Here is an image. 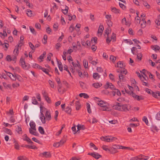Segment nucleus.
Here are the masks:
<instances>
[{"label":"nucleus","instance_id":"nucleus-1","mask_svg":"<svg viewBox=\"0 0 160 160\" xmlns=\"http://www.w3.org/2000/svg\"><path fill=\"white\" fill-rule=\"evenodd\" d=\"M88 155H91L96 159H98L99 158L102 157L101 155L99 154L98 153L94 152H89L88 153Z\"/></svg>","mask_w":160,"mask_h":160},{"label":"nucleus","instance_id":"nucleus-2","mask_svg":"<svg viewBox=\"0 0 160 160\" xmlns=\"http://www.w3.org/2000/svg\"><path fill=\"white\" fill-rule=\"evenodd\" d=\"M20 62L21 64L22 67L25 69H28L29 68L26 65L24 59L21 57L20 60Z\"/></svg>","mask_w":160,"mask_h":160},{"label":"nucleus","instance_id":"nucleus-3","mask_svg":"<svg viewBox=\"0 0 160 160\" xmlns=\"http://www.w3.org/2000/svg\"><path fill=\"white\" fill-rule=\"evenodd\" d=\"M65 142V140L63 139H62L59 142L54 143L53 144V146L57 148L58 147L60 146L63 145Z\"/></svg>","mask_w":160,"mask_h":160},{"label":"nucleus","instance_id":"nucleus-4","mask_svg":"<svg viewBox=\"0 0 160 160\" xmlns=\"http://www.w3.org/2000/svg\"><path fill=\"white\" fill-rule=\"evenodd\" d=\"M121 103L115 102V104L113 106V108L118 111L121 110Z\"/></svg>","mask_w":160,"mask_h":160},{"label":"nucleus","instance_id":"nucleus-5","mask_svg":"<svg viewBox=\"0 0 160 160\" xmlns=\"http://www.w3.org/2000/svg\"><path fill=\"white\" fill-rule=\"evenodd\" d=\"M39 156L41 157H44L46 158L51 157V155L49 152H45L40 154Z\"/></svg>","mask_w":160,"mask_h":160},{"label":"nucleus","instance_id":"nucleus-6","mask_svg":"<svg viewBox=\"0 0 160 160\" xmlns=\"http://www.w3.org/2000/svg\"><path fill=\"white\" fill-rule=\"evenodd\" d=\"M121 110L120 111L127 112L129 111V109L128 108V106L127 104H121Z\"/></svg>","mask_w":160,"mask_h":160},{"label":"nucleus","instance_id":"nucleus-7","mask_svg":"<svg viewBox=\"0 0 160 160\" xmlns=\"http://www.w3.org/2000/svg\"><path fill=\"white\" fill-rule=\"evenodd\" d=\"M118 77L119 78V81H118V84L119 82H121L122 81H124L125 80V77L122 74H119L118 75Z\"/></svg>","mask_w":160,"mask_h":160},{"label":"nucleus","instance_id":"nucleus-8","mask_svg":"<svg viewBox=\"0 0 160 160\" xmlns=\"http://www.w3.org/2000/svg\"><path fill=\"white\" fill-rule=\"evenodd\" d=\"M2 129L4 132L6 133H7L10 135L12 134V132L11 130L8 129L5 127H3Z\"/></svg>","mask_w":160,"mask_h":160},{"label":"nucleus","instance_id":"nucleus-9","mask_svg":"<svg viewBox=\"0 0 160 160\" xmlns=\"http://www.w3.org/2000/svg\"><path fill=\"white\" fill-rule=\"evenodd\" d=\"M24 38V37L23 36L20 37V40L19 41L18 44L17 45L18 47H21L22 45Z\"/></svg>","mask_w":160,"mask_h":160},{"label":"nucleus","instance_id":"nucleus-10","mask_svg":"<svg viewBox=\"0 0 160 160\" xmlns=\"http://www.w3.org/2000/svg\"><path fill=\"white\" fill-rule=\"evenodd\" d=\"M29 125L31 128L32 129L34 130H36V125L34 122L32 121L31 122H30Z\"/></svg>","mask_w":160,"mask_h":160},{"label":"nucleus","instance_id":"nucleus-11","mask_svg":"<svg viewBox=\"0 0 160 160\" xmlns=\"http://www.w3.org/2000/svg\"><path fill=\"white\" fill-rule=\"evenodd\" d=\"M111 11L116 14L119 13V10L118 9L115 7H111Z\"/></svg>","mask_w":160,"mask_h":160},{"label":"nucleus","instance_id":"nucleus-12","mask_svg":"<svg viewBox=\"0 0 160 160\" xmlns=\"http://www.w3.org/2000/svg\"><path fill=\"white\" fill-rule=\"evenodd\" d=\"M139 159H144L147 160L148 159L149 157L147 156H145L141 154L139 155Z\"/></svg>","mask_w":160,"mask_h":160},{"label":"nucleus","instance_id":"nucleus-13","mask_svg":"<svg viewBox=\"0 0 160 160\" xmlns=\"http://www.w3.org/2000/svg\"><path fill=\"white\" fill-rule=\"evenodd\" d=\"M117 66L116 65L115 67H119L120 68H122L123 67H124L125 66V64L122 63V62L120 61L118 62L117 63Z\"/></svg>","mask_w":160,"mask_h":160},{"label":"nucleus","instance_id":"nucleus-14","mask_svg":"<svg viewBox=\"0 0 160 160\" xmlns=\"http://www.w3.org/2000/svg\"><path fill=\"white\" fill-rule=\"evenodd\" d=\"M78 130L77 132L80 131V130H84L85 129V127L84 125H81L78 124L77 126Z\"/></svg>","mask_w":160,"mask_h":160},{"label":"nucleus","instance_id":"nucleus-15","mask_svg":"<svg viewBox=\"0 0 160 160\" xmlns=\"http://www.w3.org/2000/svg\"><path fill=\"white\" fill-rule=\"evenodd\" d=\"M75 106H76V109L77 110H79L80 108V103L79 101H76L75 102Z\"/></svg>","mask_w":160,"mask_h":160},{"label":"nucleus","instance_id":"nucleus-16","mask_svg":"<svg viewBox=\"0 0 160 160\" xmlns=\"http://www.w3.org/2000/svg\"><path fill=\"white\" fill-rule=\"evenodd\" d=\"M77 64H75L73 62H72V64L74 68L78 67L79 68H81V65L79 64V61L77 60Z\"/></svg>","mask_w":160,"mask_h":160},{"label":"nucleus","instance_id":"nucleus-17","mask_svg":"<svg viewBox=\"0 0 160 160\" xmlns=\"http://www.w3.org/2000/svg\"><path fill=\"white\" fill-rule=\"evenodd\" d=\"M104 29V27L102 25H100L98 29V33H100L102 34L103 31Z\"/></svg>","mask_w":160,"mask_h":160},{"label":"nucleus","instance_id":"nucleus-18","mask_svg":"<svg viewBox=\"0 0 160 160\" xmlns=\"http://www.w3.org/2000/svg\"><path fill=\"white\" fill-rule=\"evenodd\" d=\"M46 117L47 118V119L48 120H49L51 119V116L50 113L48 111H46L45 114Z\"/></svg>","mask_w":160,"mask_h":160},{"label":"nucleus","instance_id":"nucleus-19","mask_svg":"<svg viewBox=\"0 0 160 160\" xmlns=\"http://www.w3.org/2000/svg\"><path fill=\"white\" fill-rule=\"evenodd\" d=\"M93 77L95 79H98L100 77V76L98 73L94 72L93 74Z\"/></svg>","mask_w":160,"mask_h":160},{"label":"nucleus","instance_id":"nucleus-20","mask_svg":"<svg viewBox=\"0 0 160 160\" xmlns=\"http://www.w3.org/2000/svg\"><path fill=\"white\" fill-rule=\"evenodd\" d=\"M40 119L41 120L43 124H45L46 123L45 118L43 114L42 113V116L40 117Z\"/></svg>","mask_w":160,"mask_h":160},{"label":"nucleus","instance_id":"nucleus-21","mask_svg":"<svg viewBox=\"0 0 160 160\" xmlns=\"http://www.w3.org/2000/svg\"><path fill=\"white\" fill-rule=\"evenodd\" d=\"M101 139L102 141L107 142H110V138H108L107 136L106 137H102L101 138Z\"/></svg>","mask_w":160,"mask_h":160},{"label":"nucleus","instance_id":"nucleus-22","mask_svg":"<svg viewBox=\"0 0 160 160\" xmlns=\"http://www.w3.org/2000/svg\"><path fill=\"white\" fill-rule=\"evenodd\" d=\"M102 85V84L99 83H93L92 86L94 87L95 88H98L100 87Z\"/></svg>","mask_w":160,"mask_h":160},{"label":"nucleus","instance_id":"nucleus-23","mask_svg":"<svg viewBox=\"0 0 160 160\" xmlns=\"http://www.w3.org/2000/svg\"><path fill=\"white\" fill-rule=\"evenodd\" d=\"M151 48L155 51L156 50H159V49H160V47L157 45L155 46L152 45L151 46Z\"/></svg>","mask_w":160,"mask_h":160},{"label":"nucleus","instance_id":"nucleus-24","mask_svg":"<svg viewBox=\"0 0 160 160\" xmlns=\"http://www.w3.org/2000/svg\"><path fill=\"white\" fill-rule=\"evenodd\" d=\"M109 108H108L106 105H102L101 106L100 109L103 111H109Z\"/></svg>","mask_w":160,"mask_h":160},{"label":"nucleus","instance_id":"nucleus-25","mask_svg":"<svg viewBox=\"0 0 160 160\" xmlns=\"http://www.w3.org/2000/svg\"><path fill=\"white\" fill-rule=\"evenodd\" d=\"M38 131L41 134H44L45 132L44 129L42 127L39 126L38 128Z\"/></svg>","mask_w":160,"mask_h":160},{"label":"nucleus","instance_id":"nucleus-26","mask_svg":"<svg viewBox=\"0 0 160 160\" xmlns=\"http://www.w3.org/2000/svg\"><path fill=\"white\" fill-rule=\"evenodd\" d=\"M68 7L67 6H66L64 10L62 9V12L64 14L66 15L68 13Z\"/></svg>","mask_w":160,"mask_h":160},{"label":"nucleus","instance_id":"nucleus-27","mask_svg":"<svg viewBox=\"0 0 160 160\" xmlns=\"http://www.w3.org/2000/svg\"><path fill=\"white\" fill-rule=\"evenodd\" d=\"M25 147L32 149H37V148L35 146L30 145H25Z\"/></svg>","mask_w":160,"mask_h":160},{"label":"nucleus","instance_id":"nucleus-28","mask_svg":"<svg viewBox=\"0 0 160 160\" xmlns=\"http://www.w3.org/2000/svg\"><path fill=\"white\" fill-rule=\"evenodd\" d=\"M15 75L16 77V79L17 78L19 81H22V78L20 76L17 74H15Z\"/></svg>","mask_w":160,"mask_h":160},{"label":"nucleus","instance_id":"nucleus-29","mask_svg":"<svg viewBox=\"0 0 160 160\" xmlns=\"http://www.w3.org/2000/svg\"><path fill=\"white\" fill-rule=\"evenodd\" d=\"M83 66L86 68H88V62L85 59H84L83 61Z\"/></svg>","mask_w":160,"mask_h":160},{"label":"nucleus","instance_id":"nucleus-30","mask_svg":"<svg viewBox=\"0 0 160 160\" xmlns=\"http://www.w3.org/2000/svg\"><path fill=\"white\" fill-rule=\"evenodd\" d=\"M151 128V131L153 132L155 131H157L158 130L157 127L156 126L154 125L152 126Z\"/></svg>","mask_w":160,"mask_h":160},{"label":"nucleus","instance_id":"nucleus-31","mask_svg":"<svg viewBox=\"0 0 160 160\" xmlns=\"http://www.w3.org/2000/svg\"><path fill=\"white\" fill-rule=\"evenodd\" d=\"M40 69L42 70L44 72L47 74H49L48 72L49 70L47 68H42L41 67Z\"/></svg>","mask_w":160,"mask_h":160},{"label":"nucleus","instance_id":"nucleus-32","mask_svg":"<svg viewBox=\"0 0 160 160\" xmlns=\"http://www.w3.org/2000/svg\"><path fill=\"white\" fill-rule=\"evenodd\" d=\"M64 111L67 113L70 114L71 111V109L69 107H67L64 109Z\"/></svg>","mask_w":160,"mask_h":160},{"label":"nucleus","instance_id":"nucleus-33","mask_svg":"<svg viewBox=\"0 0 160 160\" xmlns=\"http://www.w3.org/2000/svg\"><path fill=\"white\" fill-rule=\"evenodd\" d=\"M16 131L18 133H22V128L21 127H19V126H18L17 128H16Z\"/></svg>","mask_w":160,"mask_h":160},{"label":"nucleus","instance_id":"nucleus-34","mask_svg":"<svg viewBox=\"0 0 160 160\" xmlns=\"http://www.w3.org/2000/svg\"><path fill=\"white\" fill-rule=\"evenodd\" d=\"M32 67L34 68H39L40 69V68H41V66H40L38 64L35 63H34L33 64Z\"/></svg>","mask_w":160,"mask_h":160},{"label":"nucleus","instance_id":"nucleus-35","mask_svg":"<svg viewBox=\"0 0 160 160\" xmlns=\"http://www.w3.org/2000/svg\"><path fill=\"white\" fill-rule=\"evenodd\" d=\"M18 160H25L27 159V158L25 157L22 156H20L18 157L17 158Z\"/></svg>","mask_w":160,"mask_h":160},{"label":"nucleus","instance_id":"nucleus-36","mask_svg":"<svg viewBox=\"0 0 160 160\" xmlns=\"http://www.w3.org/2000/svg\"><path fill=\"white\" fill-rule=\"evenodd\" d=\"M23 136H25L24 138H23V140L26 141L28 142L30 141V139L27 136V135L26 134H25Z\"/></svg>","mask_w":160,"mask_h":160},{"label":"nucleus","instance_id":"nucleus-37","mask_svg":"<svg viewBox=\"0 0 160 160\" xmlns=\"http://www.w3.org/2000/svg\"><path fill=\"white\" fill-rule=\"evenodd\" d=\"M109 151L112 154H114L118 152V151L116 150L113 149L112 148H111V149L109 150Z\"/></svg>","mask_w":160,"mask_h":160},{"label":"nucleus","instance_id":"nucleus-38","mask_svg":"<svg viewBox=\"0 0 160 160\" xmlns=\"http://www.w3.org/2000/svg\"><path fill=\"white\" fill-rule=\"evenodd\" d=\"M87 110L88 112L89 113H90L91 112V111L90 109V105L89 103H87Z\"/></svg>","mask_w":160,"mask_h":160},{"label":"nucleus","instance_id":"nucleus-39","mask_svg":"<svg viewBox=\"0 0 160 160\" xmlns=\"http://www.w3.org/2000/svg\"><path fill=\"white\" fill-rule=\"evenodd\" d=\"M32 11L28 9L27 11V15L30 17H31L32 16Z\"/></svg>","mask_w":160,"mask_h":160},{"label":"nucleus","instance_id":"nucleus-40","mask_svg":"<svg viewBox=\"0 0 160 160\" xmlns=\"http://www.w3.org/2000/svg\"><path fill=\"white\" fill-rule=\"evenodd\" d=\"M112 148L115 150L118 149H120L121 146H119L118 145H113V146H112Z\"/></svg>","mask_w":160,"mask_h":160},{"label":"nucleus","instance_id":"nucleus-41","mask_svg":"<svg viewBox=\"0 0 160 160\" xmlns=\"http://www.w3.org/2000/svg\"><path fill=\"white\" fill-rule=\"evenodd\" d=\"M14 142L15 143L14 145V148L17 150L19 149V146L18 145V143L16 141H15Z\"/></svg>","mask_w":160,"mask_h":160},{"label":"nucleus","instance_id":"nucleus-42","mask_svg":"<svg viewBox=\"0 0 160 160\" xmlns=\"http://www.w3.org/2000/svg\"><path fill=\"white\" fill-rule=\"evenodd\" d=\"M31 31V32L33 34L35 35H36V32L35 31L34 29L32 27L30 26L29 27Z\"/></svg>","mask_w":160,"mask_h":160},{"label":"nucleus","instance_id":"nucleus-43","mask_svg":"<svg viewBox=\"0 0 160 160\" xmlns=\"http://www.w3.org/2000/svg\"><path fill=\"white\" fill-rule=\"evenodd\" d=\"M32 103L33 104H37L38 103V102L37 101L35 98V97H33L32 98Z\"/></svg>","mask_w":160,"mask_h":160},{"label":"nucleus","instance_id":"nucleus-44","mask_svg":"<svg viewBox=\"0 0 160 160\" xmlns=\"http://www.w3.org/2000/svg\"><path fill=\"white\" fill-rule=\"evenodd\" d=\"M110 60L112 61L113 62H114L116 60V58L113 55H111L110 56Z\"/></svg>","mask_w":160,"mask_h":160},{"label":"nucleus","instance_id":"nucleus-45","mask_svg":"<svg viewBox=\"0 0 160 160\" xmlns=\"http://www.w3.org/2000/svg\"><path fill=\"white\" fill-rule=\"evenodd\" d=\"M142 54L140 53H139L137 55V59L139 60H141L142 59Z\"/></svg>","mask_w":160,"mask_h":160},{"label":"nucleus","instance_id":"nucleus-46","mask_svg":"<svg viewBox=\"0 0 160 160\" xmlns=\"http://www.w3.org/2000/svg\"><path fill=\"white\" fill-rule=\"evenodd\" d=\"M42 93L44 98L48 97V94L45 91H42Z\"/></svg>","mask_w":160,"mask_h":160},{"label":"nucleus","instance_id":"nucleus-47","mask_svg":"<svg viewBox=\"0 0 160 160\" xmlns=\"http://www.w3.org/2000/svg\"><path fill=\"white\" fill-rule=\"evenodd\" d=\"M115 90H116V93L118 96H121V93L119 89H115Z\"/></svg>","mask_w":160,"mask_h":160},{"label":"nucleus","instance_id":"nucleus-48","mask_svg":"<svg viewBox=\"0 0 160 160\" xmlns=\"http://www.w3.org/2000/svg\"><path fill=\"white\" fill-rule=\"evenodd\" d=\"M90 146L91 147H93L94 149L95 150H97L98 149V148L94 144H93L92 142H91L89 144Z\"/></svg>","mask_w":160,"mask_h":160},{"label":"nucleus","instance_id":"nucleus-49","mask_svg":"<svg viewBox=\"0 0 160 160\" xmlns=\"http://www.w3.org/2000/svg\"><path fill=\"white\" fill-rule=\"evenodd\" d=\"M29 46L32 49V50H34V51L35 50V47L34 45L32 44V43L31 42H29ZM34 51L33 52H34Z\"/></svg>","mask_w":160,"mask_h":160},{"label":"nucleus","instance_id":"nucleus-50","mask_svg":"<svg viewBox=\"0 0 160 160\" xmlns=\"http://www.w3.org/2000/svg\"><path fill=\"white\" fill-rule=\"evenodd\" d=\"M142 120L145 122V123L147 125H148V119L146 117L144 116Z\"/></svg>","mask_w":160,"mask_h":160},{"label":"nucleus","instance_id":"nucleus-51","mask_svg":"<svg viewBox=\"0 0 160 160\" xmlns=\"http://www.w3.org/2000/svg\"><path fill=\"white\" fill-rule=\"evenodd\" d=\"M53 55L52 53H49L47 57V59L49 61H50L51 60V57Z\"/></svg>","mask_w":160,"mask_h":160},{"label":"nucleus","instance_id":"nucleus-52","mask_svg":"<svg viewBox=\"0 0 160 160\" xmlns=\"http://www.w3.org/2000/svg\"><path fill=\"white\" fill-rule=\"evenodd\" d=\"M76 71L77 72H78V75L80 77H82V76H83V75H82V73L80 70L77 69Z\"/></svg>","mask_w":160,"mask_h":160},{"label":"nucleus","instance_id":"nucleus-53","mask_svg":"<svg viewBox=\"0 0 160 160\" xmlns=\"http://www.w3.org/2000/svg\"><path fill=\"white\" fill-rule=\"evenodd\" d=\"M111 39H112L114 41H115L116 39V34L114 33H112V36L111 37Z\"/></svg>","mask_w":160,"mask_h":160},{"label":"nucleus","instance_id":"nucleus-54","mask_svg":"<svg viewBox=\"0 0 160 160\" xmlns=\"http://www.w3.org/2000/svg\"><path fill=\"white\" fill-rule=\"evenodd\" d=\"M135 96L136 97L135 98L138 101H140L141 100H142L143 99V98H142V96H139L138 95Z\"/></svg>","mask_w":160,"mask_h":160},{"label":"nucleus","instance_id":"nucleus-55","mask_svg":"<svg viewBox=\"0 0 160 160\" xmlns=\"http://www.w3.org/2000/svg\"><path fill=\"white\" fill-rule=\"evenodd\" d=\"M110 86V83H109L108 82H107L106 84L104 86V88L106 89H107L109 88Z\"/></svg>","mask_w":160,"mask_h":160},{"label":"nucleus","instance_id":"nucleus-56","mask_svg":"<svg viewBox=\"0 0 160 160\" xmlns=\"http://www.w3.org/2000/svg\"><path fill=\"white\" fill-rule=\"evenodd\" d=\"M124 41L125 42H126V43H129L131 45L132 44L133 42H132V41L130 39H124Z\"/></svg>","mask_w":160,"mask_h":160},{"label":"nucleus","instance_id":"nucleus-57","mask_svg":"<svg viewBox=\"0 0 160 160\" xmlns=\"http://www.w3.org/2000/svg\"><path fill=\"white\" fill-rule=\"evenodd\" d=\"M143 5L148 8H150V5L148 4L147 2H144L143 3Z\"/></svg>","mask_w":160,"mask_h":160},{"label":"nucleus","instance_id":"nucleus-58","mask_svg":"<svg viewBox=\"0 0 160 160\" xmlns=\"http://www.w3.org/2000/svg\"><path fill=\"white\" fill-rule=\"evenodd\" d=\"M156 118L158 120H160V111L157 113Z\"/></svg>","mask_w":160,"mask_h":160},{"label":"nucleus","instance_id":"nucleus-59","mask_svg":"<svg viewBox=\"0 0 160 160\" xmlns=\"http://www.w3.org/2000/svg\"><path fill=\"white\" fill-rule=\"evenodd\" d=\"M58 27V23H54L53 25V28L55 29L54 30L55 31L57 30Z\"/></svg>","mask_w":160,"mask_h":160},{"label":"nucleus","instance_id":"nucleus-60","mask_svg":"<svg viewBox=\"0 0 160 160\" xmlns=\"http://www.w3.org/2000/svg\"><path fill=\"white\" fill-rule=\"evenodd\" d=\"M48 82L50 87L52 88H54V85L53 82L51 80H49Z\"/></svg>","mask_w":160,"mask_h":160},{"label":"nucleus","instance_id":"nucleus-61","mask_svg":"<svg viewBox=\"0 0 160 160\" xmlns=\"http://www.w3.org/2000/svg\"><path fill=\"white\" fill-rule=\"evenodd\" d=\"M112 90H115L116 89V88L114 86L112 83H110V86L109 87Z\"/></svg>","mask_w":160,"mask_h":160},{"label":"nucleus","instance_id":"nucleus-62","mask_svg":"<svg viewBox=\"0 0 160 160\" xmlns=\"http://www.w3.org/2000/svg\"><path fill=\"white\" fill-rule=\"evenodd\" d=\"M61 44L60 43H58L56 45V49L57 50H59V48L61 47Z\"/></svg>","mask_w":160,"mask_h":160},{"label":"nucleus","instance_id":"nucleus-63","mask_svg":"<svg viewBox=\"0 0 160 160\" xmlns=\"http://www.w3.org/2000/svg\"><path fill=\"white\" fill-rule=\"evenodd\" d=\"M35 27L39 29H41V25L39 23H36L35 24Z\"/></svg>","mask_w":160,"mask_h":160},{"label":"nucleus","instance_id":"nucleus-64","mask_svg":"<svg viewBox=\"0 0 160 160\" xmlns=\"http://www.w3.org/2000/svg\"><path fill=\"white\" fill-rule=\"evenodd\" d=\"M120 7L123 9H125L126 8V7L123 4L119 2Z\"/></svg>","mask_w":160,"mask_h":160}]
</instances>
